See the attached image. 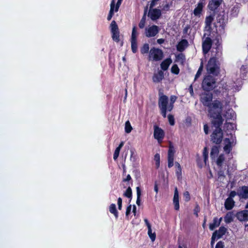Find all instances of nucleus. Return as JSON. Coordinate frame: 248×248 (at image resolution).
Masks as SVG:
<instances>
[{"label":"nucleus","instance_id":"6e6d98bb","mask_svg":"<svg viewBox=\"0 0 248 248\" xmlns=\"http://www.w3.org/2000/svg\"><path fill=\"white\" fill-rule=\"evenodd\" d=\"M236 195H237V192H236L235 191H232L230 193L229 197L228 198L233 199L232 198L234 197Z\"/></svg>","mask_w":248,"mask_h":248},{"label":"nucleus","instance_id":"39448f33","mask_svg":"<svg viewBox=\"0 0 248 248\" xmlns=\"http://www.w3.org/2000/svg\"><path fill=\"white\" fill-rule=\"evenodd\" d=\"M228 137L224 140V150L226 153H229L232 150V147L235 144V137L232 133L227 134Z\"/></svg>","mask_w":248,"mask_h":248},{"label":"nucleus","instance_id":"6ab92c4d","mask_svg":"<svg viewBox=\"0 0 248 248\" xmlns=\"http://www.w3.org/2000/svg\"><path fill=\"white\" fill-rule=\"evenodd\" d=\"M188 42L185 39L181 41L177 46L178 51L182 52L188 46Z\"/></svg>","mask_w":248,"mask_h":248},{"label":"nucleus","instance_id":"f03ea898","mask_svg":"<svg viewBox=\"0 0 248 248\" xmlns=\"http://www.w3.org/2000/svg\"><path fill=\"white\" fill-rule=\"evenodd\" d=\"M216 47H213L211 51V58L210 59L206 66L207 71L213 74L216 75L218 72L219 65L217 61L221 55V47L219 46V38H217Z\"/></svg>","mask_w":248,"mask_h":248},{"label":"nucleus","instance_id":"aec40b11","mask_svg":"<svg viewBox=\"0 0 248 248\" xmlns=\"http://www.w3.org/2000/svg\"><path fill=\"white\" fill-rule=\"evenodd\" d=\"M214 20V17L212 16H207L205 18V29L206 31H209L211 29V25Z\"/></svg>","mask_w":248,"mask_h":248},{"label":"nucleus","instance_id":"774afa93","mask_svg":"<svg viewBox=\"0 0 248 248\" xmlns=\"http://www.w3.org/2000/svg\"><path fill=\"white\" fill-rule=\"evenodd\" d=\"M164 42V40L163 39H157V42L159 44H161L162 43H163Z\"/></svg>","mask_w":248,"mask_h":248},{"label":"nucleus","instance_id":"ea45409f","mask_svg":"<svg viewBox=\"0 0 248 248\" xmlns=\"http://www.w3.org/2000/svg\"><path fill=\"white\" fill-rule=\"evenodd\" d=\"M203 70V63L202 62H201V65L197 72V74H196L195 77V80H196L202 74V71Z\"/></svg>","mask_w":248,"mask_h":248},{"label":"nucleus","instance_id":"79ce46f5","mask_svg":"<svg viewBox=\"0 0 248 248\" xmlns=\"http://www.w3.org/2000/svg\"><path fill=\"white\" fill-rule=\"evenodd\" d=\"M132 193V189L131 187L129 186L125 192L124 193V195L128 198H131Z\"/></svg>","mask_w":248,"mask_h":248},{"label":"nucleus","instance_id":"9d476101","mask_svg":"<svg viewBox=\"0 0 248 248\" xmlns=\"http://www.w3.org/2000/svg\"><path fill=\"white\" fill-rule=\"evenodd\" d=\"M212 41L210 38L205 37L202 41V50L204 54L208 53L211 48Z\"/></svg>","mask_w":248,"mask_h":248},{"label":"nucleus","instance_id":"c85d7f7f","mask_svg":"<svg viewBox=\"0 0 248 248\" xmlns=\"http://www.w3.org/2000/svg\"><path fill=\"white\" fill-rule=\"evenodd\" d=\"M174 153H175L174 148L173 145H172V144L170 143V146H169V149L168 151V158H173Z\"/></svg>","mask_w":248,"mask_h":248},{"label":"nucleus","instance_id":"4be33fe9","mask_svg":"<svg viewBox=\"0 0 248 248\" xmlns=\"http://www.w3.org/2000/svg\"><path fill=\"white\" fill-rule=\"evenodd\" d=\"M225 207L227 210L232 209L234 205V201L231 198H227L225 202Z\"/></svg>","mask_w":248,"mask_h":248},{"label":"nucleus","instance_id":"a878e982","mask_svg":"<svg viewBox=\"0 0 248 248\" xmlns=\"http://www.w3.org/2000/svg\"><path fill=\"white\" fill-rule=\"evenodd\" d=\"M203 6L202 2H200L198 4L197 6L194 10V14L195 16H198L201 14Z\"/></svg>","mask_w":248,"mask_h":248},{"label":"nucleus","instance_id":"473e14b6","mask_svg":"<svg viewBox=\"0 0 248 248\" xmlns=\"http://www.w3.org/2000/svg\"><path fill=\"white\" fill-rule=\"evenodd\" d=\"M111 32H114L119 31L118 27L115 21H112L110 24Z\"/></svg>","mask_w":248,"mask_h":248},{"label":"nucleus","instance_id":"412c9836","mask_svg":"<svg viewBox=\"0 0 248 248\" xmlns=\"http://www.w3.org/2000/svg\"><path fill=\"white\" fill-rule=\"evenodd\" d=\"M164 78V73L162 71H159L157 73L155 74L153 80L155 82H159L161 81L162 79Z\"/></svg>","mask_w":248,"mask_h":248},{"label":"nucleus","instance_id":"393cba45","mask_svg":"<svg viewBox=\"0 0 248 248\" xmlns=\"http://www.w3.org/2000/svg\"><path fill=\"white\" fill-rule=\"evenodd\" d=\"M234 217V215L232 212H228L224 217V221L226 223H230L232 221Z\"/></svg>","mask_w":248,"mask_h":248},{"label":"nucleus","instance_id":"37998d69","mask_svg":"<svg viewBox=\"0 0 248 248\" xmlns=\"http://www.w3.org/2000/svg\"><path fill=\"white\" fill-rule=\"evenodd\" d=\"M146 22V16L145 14L144 15L141 19L140 20L139 26L140 29H142L144 27Z\"/></svg>","mask_w":248,"mask_h":248},{"label":"nucleus","instance_id":"0e129e2a","mask_svg":"<svg viewBox=\"0 0 248 248\" xmlns=\"http://www.w3.org/2000/svg\"><path fill=\"white\" fill-rule=\"evenodd\" d=\"M113 13H112V11H109V13L108 16V20H110L111 19V18H112L113 15Z\"/></svg>","mask_w":248,"mask_h":248},{"label":"nucleus","instance_id":"3c124183","mask_svg":"<svg viewBox=\"0 0 248 248\" xmlns=\"http://www.w3.org/2000/svg\"><path fill=\"white\" fill-rule=\"evenodd\" d=\"M184 198L186 202H188L190 200V195L188 191H186L184 193Z\"/></svg>","mask_w":248,"mask_h":248},{"label":"nucleus","instance_id":"7c9ffc66","mask_svg":"<svg viewBox=\"0 0 248 248\" xmlns=\"http://www.w3.org/2000/svg\"><path fill=\"white\" fill-rule=\"evenodd\" d=\"M138 35V33L137 31V28L136 26H134L132 29L131 41H137V37Z\"/></svg>","mask_w":248,"mask_h":248},{"label":"nucleus","instance_id":"c756f323","mask_svg":"<svg viewBox=\"0 0 248 248\" xmlns=\"http://www.w3.org/2000/svg\"><path fill=\"white\" fill-rule=\"evenodd\" d=\"M240 76L243 79H244L247 77V74L248 73L247 67L246 66H242L240 69Z\"/></svg>","mask_w":248,"mask_h":248},{"label":"nucleus","instance_id":"a18cd8bd","mask_svg":"<svg viewBox=\"0 0 248 248\" xmlns=\"http://www.w3.org/2000/svg\"><path fill=\"white\" fill-rule=\"evenodd\" d=\"M131 48L132 50V51L134 53L136 52L137 50V41H131Z\"/></svg>","mask_w":248,"mask_h":248},{"label":"nucleus","instance_id":"864d4df0","mask_svg":"<svg viewBox=\"0 0 248 248\" xmlns=\"http://www.w3.org/2000/svg\"><path fill=\"white\" fill-rule=\"evenodd\" d=\"M115 4V0H112L111 2V4H110V11H112V13H114V11Z\"/></svg>","mask_w":248,"mask_h":248},{"label":"nucleus","instance_id":"f8f14e48","mask_svg":"<svg viewBox=\"0 0 248 248\" xmlns=\"http://www.w3.org/2000/svg\"><path fill=\"white\" fill-rule=\"evenodd\" d=\"M164 133L163 130L161 128L155 126L154 129V137L155 139L160 142L164 138Z\"/></svg>","mask_w":248,"mask_h":248},{"label":"nucleus","instance_id":"680f3d73","mask_svg":"<svg viewBox=\"0 0 248 248\" xmlns=\"http://www.w3.org/2000/svg\"><path fill=\"white\" fill-rule=\"evenodd\" d=\"M204 131L206 134L208 133V126L207 124L204 125Z\"/></svg>","mask_w":248,"mask_h":248},{"label":"nucleus","instance_id":"6e6552de","mask_svg":"<svg viewBox=\"0 0 248 248\" xmlns=\"http://www.w3.org/2000/svg\"><path fill=\"white\" fill-rule=\"evenodd\" d=\"M159 31V27L156 25L146 28L145 34L147 37H152L155 36Z\"/></svg>","mask_w":248,"mask_h":248},{"label":"nucleus","instance_id":"603ef678","mask_svg":"<svg viewBox=\"0 0 248 248\" xmlns=\"http://www.w3.org/2000/svg\"><path fill=\"white\" fill-rule=\"evenodd\" d=\"M168 167L171 168L173 165V158H168Z\"/></svg>","mask_w":248,"mask_h":248},{"label":"nucleus","instance_id":"58836bf2","mask_svg":"<svg viewBox=\"0 0 248 248\" xmlns=\"http://www.w3.org/2000/svg\"><path fill=\"white\" fill-rule=\"evenodd\" d=\"M112 39L116 42H118L120 40L119 39V31H116L112 32Z\"/></svg>","mask_w":248,"mask_h":248},{"label":"nucleus","instance_id":"49530a36","mask_svg":"<svg viewBox=\"0 0 248 248\" xmlns=\"http://www.w3.org/2000/svg\"><path fill=\"white\" fill-rule=\"evenodd\" d=\"M208 151L206 147H204L203 151V156L204 157V161L205 163H206V161L208 158Z\"/></svg>","mask_w":248,"mask_h":248},{"label":"nucleus","instance_id":"0eeeda50","mask_svg":"<svg viewBox=\"0 0 248 248\" xmlns=\"http://www.w3.org/2000/svg\"><path fill=\"white\" fill-rule=\"evenodd\" d=\"M163 58V52L158 48L153 47L149 52V60L151 61H158Z\"/></svg>","mask_w":248,"mask_h":248},{"label":"nucleus","instance_id":"a19ab883","mask_svg":"<svg viewBox=\"0 0 248 248\" xmlns=\"http://www.w3.org/2000/svg\"><path fill=\"white\" fill-rule=\"evenodd\" d=\"M149 50V46L147 44H144L141 48L140 51L142 54L147 53Z\"/></svg>","mask_w":248,"mask_h":248},{"label":"nucleus","instance_id":"338daca9","mask_svg":"<svg viewBox=\"0 0 248 248\" xmlns=\"http://www.w3.org/2000/svg\"><path fill=\"white\" fill-rule=\"evenodd\" d=\"M144 222H145V224H146V226H147V228H148V227H149V226H151V225H150V223H149V222H148V221L147 219L145 218V219H144Z\"/></svg>","mask_w":248,"mask_h":248},{"label":"nucleus","instance_id":"c03bdc74","mask_svg":"<svg viewBox=\"0 0 248 248\" xmlns=\"http://www.w3.org/2000/svg\"><path fill=\"white\" fill-rule=\"evenodd\" d=\"M154 160L155 162L156 168H158L160 164V155L158 154H156L154 156Z\"/></svg>","mask_w":248,"mask_h":248},{"label":"nucleus","instance_id":"cd10ccee","mask_svg":"<svg viewBox=\"0 0 248 248\" xmlns=\"http://www.w3.org/2000/svg\"><path fill=\"white\" fill-rule=\"evenodd\" d=\"M218 149L217 146H214L212 148L210 153V156L212 159L215 158L216 155L218 154Z\"/></svg>","mask_w":248,"mask_h":248},{"label":"nucleus","instance_id":"a211bd4d","mask_svg":"<svg viewBox=\"0 0 248 248\" xmlns=\"http://www.w3.org/2000/svg\"><path fill=\"white\" fill-rule=\"evenodd\" d=\"M223 115L226 118L227 121L233 120L235 118V112L232 108H228Z\"/></svg>","mask_w":248,"mask_h":248},{"label":"nucleus","instance_id":"de8ad7c7","mask_svg":"<svg viewBox=\"0 0 248 248\" xmlns=\"http://www.w3.org/2000/svg\"><path fill=\"white\" fill-rule=\"evenodd\" d=\"M171 71L172 73L175 74H178L179 72V69L176 64H174L172 66Z\"/></svg>","mask_w":248,"mask_h":248},{"label":"nucleus","instance_id":"f257e3e1","mask_svg":"<svg viewBox=\"0 0 248 248\" xmlns=\"http://www.w3.org/2000/svg\"><path fill=\"white\" fill-rule=\"evenodd\" d=\"M213 95L208 92H204L201 95L200 100L202 104L208 107L209 116L214 119V123L217 125L223 123L221 116L223 104L219 100L212 101Z\"/></svg>","mask_w":248,"mask_h":248},{"label":"nucleus","instance_id":"e433bc0d","mask_svg":"<svg viewBox=\"0 0 248 248\" xmlns=\"http://www.w3.org/2000/svg\"><path fill=\"white\" fill-rule=\"evenodd\" d=\"M235 127V125L231 123L227 122L225 124L224 128L228 130H233Z\"/></svg>","mask_w":248,"mask_h":248},{"label":"nucleus","instance_id":"ddd939ff","mask_svg":"<svg viewBox=\"0 0 248 248\" xmlns=\"http://www.w3.org/2000/svg\"><path fill=\"white\" fill-rule=\"evenodd\" d=\"M226 231V229L224 227H221L219 228L217 231H216L213 234L212 237V243H213V241L216 239H218L220 238L223 235L225 234Z\"/></svg>","mask_w":248,"mask_h":248},{"label":"nucleus","instance_id":"09e8293b","mask_svg":"<svg viewBox=\"0 0 248 248\" xmlns=\"http://www.w3.org/2000/svg\"><path fill=\"white\" fill-rule=\"evenodd\" d=\"M168 120L170 124L171 125H173L174 124V117L171 115H169L168 116Z\"/></svg>","mask_w":248,"mask_h":248},{"label":"nucleus","instance_id":"7ed1b4c3","mask_svg":"<svg viewBox=\"0 0 248 248\" xmlns=\"http://www.w3.org/2000/svg\"><path fill=\"white\" fill-rule=\"evenodd\" d=\"M158 106L160 109L161 114L164 118H166V117L167 111H171L173 108V105H172L171 104H170L168 97L164 95L159 97Z\"/></svg>","mask_w":248,"mask_h":248},{"label":"nucleus","instance_id":"f3484780","mask_svg":"<svg viewBox=\"0 0 248 248\" xmlns=\"http://www.w3.org/2000/svg\"><path fill=\"white\" fill-rule=\"evenodd\" d=\"M173 204L175 210H178L179 209V194L177 188H175L173 200Z\"/></svg>","mask_w":248,"mask_h":248},{"label":"nucleus","instance_id":"c9c22d12","mask_svg":"<svg viewBox=\"0 0 248 248\" xmlns=\"http://www.w3.org/2000/svg\"><path fill=\"white\" fill-rule=\"evenodd\" d=\"M148 234L152 241H154L155 239V232H152L151 226L148 227Z\"/></svg>","mask_w":248,"mask_h":248},{"label":"nucleus","instance_id":"1a4fd4ad","mask_svg":"<svg viewBox=\"0 0 248 248\" xmlns=\"http://www.w3.org/2000/svg\"><path fill=\"white\" fill-rule=\"evenodd\" d=\"M241 80H237L236 83L233 81V83L230 81H229L226 84V90H232L233 91H236L239 90V88L241 85Z\"/></svg>","mask_w":248,"mask_h":248},{"label":"nucleus","instance_id":"8fccbe9b","mask_svg":"<svg viewBox=\"0 0 248 248\" xmlns=\"http://www.w3.org/2000/svg\"><path fill=\"white\" fill-rule=\"evenodd\" d=\"M120 151V149H119V148H116V149H115V150L114 151V153L113 155V159L115 160H116L117 159L118 157L119 156Z\"/></svg>","mask_w":248,"mask_h":248},{"label":"nucleus","instance_id":"dca6fc26","mask_svg":"<svg viewBox=\"0 0 248 248\" xmlns=\"http://www.w3.org/2000/svg\"><path fill=\"white\" fill-rule=\"evenodd\" d=\"M221 2V0H211L208 7L211 10L214 11L219 6Z\"/></svg>","mask_w":248,"mask_h":248},{"label":"nucleus","instance_id":"bb28decb","mask_svg":"<svg viewBox=\"0 0 248 248\" xmlns=\"http://www.w3.org/2000/svg\"><path fill=\"white\" fill-rule=\"evenodd\" d=\"M109 212L113 214L116 218L118 217V212L117 211L116 205L115 204L112 203L110 204V205L109 206Z\"/></svg>","mask_w":248,"mask_h":248},{"label":"nucleus","instance_id":"20e7f679","mask_svg":"<svg viewBox=\"0 0 248 248\" xmlns=\"http://www.w3.org/2000/svg\"><path fill=\"white\" fill-rule=\"evenodd\" d=\"M212 123L216 127V129L214 130L212 133L211 140L213 142L219 144L221 142L223 137L222 131L221 129L220 128V126L222 125V123L219 125H217L214 123V119H213Z\"/></svg>","mask_w":248,"mask_h":248},{"label":"nucleus","instance_id":"2f4dec72","mask_svg":"<svg viewBox=\"0 0 248 248\" xmlns=\"http://www.w3.org/2000/svg\"><path fill=\"white\" fill-rule=\"evenodd\" d=\"M132 127L129 121H127L125 123L124 130L126 133H129L132 130Z\"/></svg>","mask_w":248,"mask_h":248},{"label":"nucleus","instance_id":"4468645a","mask_svg":"<svg viewBox=\"0 0 248 248\" xmlns=\"http://www.w3.org/2000/svg\"><path fill=\"white\" fill-rule=\"evenodd\" d=\"M236 217L241 221L248 220V210H243L238 212L236 215Z\"/></svg>","mask_w":248,"mask_h":248},{"label":"nucleus","instance_id":"bf43d9fd","mask_svg":"<svg viewBox=\"0 0 248 248\" xmlns=\"http://www.w3.org/2000/svg\"><path fill=\"white\" fill-rule=\"evenodd\" d=\"M223 243L220 241L217 244L215 248H223Z\"/></svg>","mask_w":248,"mask_h":248},{"label":"nucleus","instance_id":"69168bd1","mask_svg":"<svg viewBox=\"0 0 248 248\" xmlns=\"http://www.w3.org/2000/svg\"><path fill=\"white\" fill-rule=\"evenodd\" d=\"M131 179V177L129 174H128L126 176V178L125 179H124V181H128Z\"/></svg>","mask_w":248,"mask_h":248},{"label":"nucleus","instance_id":"f704fd0d","mask_svg":"<svg viewBox=\"0 0 248 248\" xmlns=\"http://www.w3.org/2000/svg\"><path fill=\"white\" fill-rule=\"evenodd\" d=\"M175 166L176 168V175L177 176L178 179H180V178L181 177V168L180 165L178 163L176 162L175 163Z\"/></svg>","mask_w":248,"mask_h":248},{"label":"nucleus","instance_id":"052dcab7","mask_svg":"<svg viewBox=\"0 0 248 248\" xmlns=\"http://www.w3.org/2000/svg\"><path fill=\"white\" fill-rule=\"evenodd\" d=\"M122 0H118L115 6V12H117Z\"/></svg>","mask_w":248,"mask_h":248},{"label":"nucleus","instance_id":"4c0bfd02","mask_svg":"<svg viewBox=\"0 0 248 248\" xmlns=\"http://www.w3.org/2000/svg\"><path fill=\"white\" fill-rule=\"evenodd\" d=\"M136 191H137V199L136 201V203L138 205H140V197L141 196V191L140 188V187L138 186L136 187Z\"/></svg>","mask_w":248,"mask_h":248},{"label":"nucleus","instance_id":"9b49d317","mask_svg":"<svg viewBox=\"0 0 248 248\" xmlns=\"http://www.w3.org/2000/svg\"><path fill=\"white\" fill-rule=\"evenodd\" d=\"M237 195L243 199H248V186L240 187L237 190Z\"/></svg>","mask_w":248,"mask_h":248},{"label":"nucleus","instance_id":"2eb2a0df","mask_svg":"<svg viewBox=\"0 0 248 248\" xmlns=\"http://www.w3.org/2000/svg\"><path fill=\"white\" fill-rule=\"evenodd\" d=\"M161 15V12L158 9H153L149 11L148 16L152 20H155L158 19Z\"/></svg>","mask_w":248,"mask_h":248},{"label":"nucleus","instance_id":"e2e57ef3","mask_svg":"<svg viewBox=\"0 0 248 248\" xmlns=\"http://www.w3.org/2000/svg\"><path fill=\"white\" fill-rule=\"evenodd\" d=\"M189 91L191 95L193 96L194 95V92H193V87H192V85H191L190 86V87L189 88Z\"/></svg>","mask_w":248,"mask_h":248},{"label":"nucleus","instance_id":"5701e85b","mask_svg":"<svg viewBox=\"0 0 248 248\" xmlns=\"http://www.w3.org/2000/svg\"><path fill=\"white\" fill-rule=\"evenodd\" d=\"M221 219L222 218H220L219 219H218L217 218H215L213 222L210 225L209 229L213 231L214 230V229L219 226L220 224Z\"/></svg>","mask_w":248,"mask_h":248},{"label":"nucleus","instance_id":"b1692460","mask_svg":"<svg viewBox=\"0 0 248 248\" xmlns=\"http://www.w3.org/2000/svg\"><path fill=\"white\" fill-rule=\"evenodd\" d=\"M171 62V60L170 58L165 60L160 64L161 68L163 70H166L168 68Z\"/></svg>","mask_w":248,"mask_h":248},{"label":"nucleus","instance_id":"5fc2aeb1","mask_svg":"<svg viewBox=\"0 0 248 248\" xmlns=\"http://www.w3.org/2000/svg\"><path fill=\"white\" fill-rule=\"evenodd\" d=\"M117 204L118 205V209L121 210L122 208V199L121 198H118Z\"/></svg>","mask_w":248,"mask_h":248},{"label":"nucleus","instance_id":"72a5a7b5","mask_svg":"<svg viewBox=\"0 0 248 248\" xmlns=\"http://www.w3.org/2000/svg\"><path fill=\"white\" fill-rule=\"evenodd\" d=\"M224 161V155L221 154L218 156V158L217 159V165L219 167H221L222 166L223 163Z\"/></svg>","mask_w":248,"mask_h":248},{"label":"nucleus","instance_id":"423d86ee","mask_svg":"<svg viewBox=\"0 0 248 248\" xmlns=\"http://www.w3.org/2000/svg\"><path fill=\"white\" fill-rule=\"evenodd\" d=\"M202 88L204 90L210 91L216 86V82L214 78L211 76H206L202 82Z\"/></svg>","mask_w":248,"mask_h":248},{"label":"nucleus","instance_id":"4d7b16f0","mask_svg":"<svg viewBox=\"0 0 248 248\" xmlns=\"http://www.w3.org/2000/svg\"><path fill=\"white\" fill-rule=\"evenodd\" d=\"M176 99V97L175 96H171L170 98V104H171L172 105H173V103L175 102Z\"/></svg>","mask_w":248,"mask_h":248},{"label":"nucleus","instance_id":"13d9d810","mask_svg":"<svg viewBox=\"0 0 248 248\" xmlns=\"http://www.w3.org/2000/svg\"><path fill=\"white\" fill-rule=\"evenodd\" d=\"M131 210V205H130L127 207V209H126V213H125V215L126 217H127L130 214Z\"/></svg>","mask_w":248,"mask_h":248}]
</instances>
